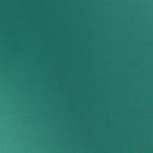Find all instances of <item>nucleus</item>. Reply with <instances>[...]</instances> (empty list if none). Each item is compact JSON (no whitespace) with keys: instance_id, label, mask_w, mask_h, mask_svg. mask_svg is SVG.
<instances>
[{"instance_id":"obj_1","label":"nucleus","mask_w":153,"mask_h":153,"mask_svg":"<svg viewBox=\"0 0 153 153\" xmlns=\"http://www.w3.org/2000/svg\"><path fill=\"white\" fill-rule=\"evenodd\" d=\"M77 10H78V9H77ZM78 39V38L77 37V39Z\"/></svg>"},{"instance_id":"obj_3","label":"nucleus","mask_w":153,"mask_h":153,"mask_svg":"<svg viewBox=\"0 0 153 153\" xmlns=\"http://www.w3.org/2000/svg\"><path fill=\"white\" fill-rule=\"evenodd\" d=\"M77 142L78 141V140H77Z\"/></svg>"},{"instance_id":"obj_2","label":"nucleus","mask_w":153,"mask_h":153,"mask_svg":"<svg viewBox=\"0 0 153 153\" xmlns=\"http://www.w3.org/2000/svg\"><path fill=\"white\" fill-rule=\"evenodd\" d=\"M77 103H78V102H77Z\"/></svg>"}]
</instances>
